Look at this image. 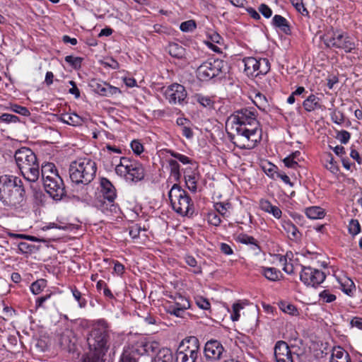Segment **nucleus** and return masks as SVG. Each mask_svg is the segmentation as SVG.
<instances>
[{
	"label": "nucleus",
	"mask_w": 362,
	"mask_h": 362,
	"mask_svg": "<svg viewBox=\"0 0 362 362\" xmlns=\"http://www.w3.org/2000/svg\"><path fill=\"white\" fill-rule=\"evenodd\" d=\"M230 141L242 149L253 148L262 139V129L252 107L235 111L226 122Z\"/></svg>",
	"instance_id": "nucleus-1"
},
{
	"label": "nucleus",
	"mask_w": 362,
	"mask_h": 362,
	"mask_svg": "<svg viewBox=\"0 0 362 362\" xmlns=\"http://www.w3.org/2000/svg\"><path fill=\"white\" fill-rule=\"evenodd\" d=\"M0 200L4 206L16 207L25 200V191L22 180L16 176H0Z\"/></svg>",
	"instance_id": "nucleus-2"
},
{
	"label": "nucleus",
	"mask_w": 362,
	"mask_h": 362,
	"mask_svg": "<svg viewBox=\"0 0 362 362\" xmlns=\"http://www.w3.org/2000/svg\"><path fill=\"white\" fill-rule=\"evenodd\" d=\"M14 158L23 178L30 182H35L40 177V165L35 153L30 148L23 147L16 151Z\"/></svg>",
	"instance_id": "nucleus-3"
},
{
	"label": "nucleus",
	"mask_w": 362,
	"mask_h": 362,
	"mask_svg": "<svg viewBox=\"0 0 362 362\" xmlns=\"http://www.w3.org/2000/svg\"><path fill=\"white\" fill-rule=\"evenodd\" d=\"M110 334L107 322L105 320H97L87 337L89 350L98 355H105L110 344Z\"/></svg>",
	"instance_id": "nucleus-4"
},
{
	"label": "nucleus",
	"mask_w": 362,
	"mask_h": 362,
	"mask_svg": "<svg viewBox=\"0 0 362 362\" xmlns=\"http://www.w3.org/2000/svg\"><path fill=\"white\" fill-rule=\"evenodd\" d=\"M69 170L72 182L87 185L95 177L97 165L89 158H80L71 163Z\"/></svg>",
	"instance_id": "nucleus-5"
},
{
	"label": "nucleus",
	"mask_w": 362,
	"mask_h": 362,
	"mask_svg": "<svg viewBox=\"0 0 362 362\" xmlns=\"http://www.w3.org/2000/svg\"><path fill=\"white\" fill-rule=\"evenodd\" d=\"M168 197L173 210L181 216H192L194 208L193 202L188 193L178 184L171 187Z\"/></svg>",
	"instance_id": "nucleus-6"
},
{
	"label": "nucleus",
	"mask_w": 362,
	"mask_h": 362,
	"mask_svg": "<svg viewBox=\"0 0 362 362\" xmlns=\"http://www.w3.org/2000/svg\"><path fill=\"white\" fill-rule=\"evenodd\" d=\"M119 160V163L115 166L117 175L135 182L144 178L145 169L140 162L128 157H120Z\"/></svg>",
	"instance_id": "nucleus-7"
},
{
	"label": "nucleus",
	"mask_w": 362,
	"mask_h": 362,
	"mask_svg": "<svg viewBox=\"0 0 362 362\" xmlns=\"http://www.w3.org/2000/svg\"><path fill=\"white\" fill-rule=\"evenodd\" d=\"M199 354V341L194 336L184 339L175 354L176 362H196Z\"/></svg>",
	"instance_id": "nucleus-8"
},
{
	"label": "nucleus",
	"mask_w": 362,
	"mask_h": 362,
	"mask_svg": "<svg viewBox=\"0 0 362 362\" xmlns=\"http://www.w3.org/2000/svg\"><path fill=\"white\" fill-rule=\"evenodd\" d=\"M323 41L327 47L343 49L346 53H350L356 48L354 39L344 32H332L331 35L327 33Z\"/></svg>",
	"instance_id": "nucleus-9"
},
{
	"label": "nucleus",
	"mask_w": 362,
	"mask_h": 362,
	"mask_svg": "<svg viewBox=\"0 0 362 362\" xmlns=\"http://www.w3.org/2000/svg\"><path fill=\"white\" fill-rule=\"evenodd\" d=\"M226 65L224 61L218 59L206 61L197 68V78L202 81H209L222 74Z\"/></svg>",
	"instance_id": "nucleus-10"
},
{
	"label": "nucleus",
	"mask_w": 362,
	"mask_h": 362,
	"mask_svg": "<svg viewBox=\"0 0 362 362\" xmlns=\"http://www.w3.org/2000/svg\"><path fill=\"white\" fill-rule=\"evenodd\" d=\"M245 64V73L250 77H257L259 75H265L270 70V63L267 58L259 59L255 57H246L243 59Z\"/></svg>",
	"instance_id": "nucleus-11"
},
{
	"label": "nucleus",
	"mask_w": 362,
	"mask_h": 362,
	"mask_svg": "<svg viewBox=\"0 0 362 362\" xmlns=\"http://www.w3.org/2000/svg\"><path fill=\"white\" fill-rule=\"evenodd\" d=\"M325 278V274L319 269L311 267H302L300 279L308 286L316 287L322 284Z\"/></svg>",
	"instance_id": "nucleus-12"
},
{
	"label": "nucleus",
	"mask_w": 362,
	"mask_h": 362,
	"mask_svg": "<svg viewBox=\"0 0 362 362\" xmlns=\"http://www.w3.org/2000/svg\"><path fill=\"white\" fill-rule=\"evenodd\" d=\"M187 93L185 88L179 83H173L165 91V99L172 105H183Z\"/></svg>",
	"instance_id": "nucleus-13"
},
{
	"label": "nucleus",
	"mask_w": 362,
	"mask_h": 362,
	"mask_svg": "<svg viewBox=\"0 0 362 362\" xmlns=\"http://www.w3.org/2000/svg\"><path fill=\"white\" fill-rule=\"evenodd\" d=\"M204 354L206 361L215 362L222 359L226 352L220 341L210 340L204 346Z\"/></svg>",
	"instance_id": "nucleus-14"
},
{
	"label": "nucleus",
	"mask_w": 362,
	"mask_h": 362,
	"mask_svg": "<svg viewBox=\"0 0 362 362\" xmlns=\"http://www.w3.org/2000/svg\"><path fill=\"white\" fill-rule=\"evenodd\" d=\"M43 184L46 192L54 200H61L66 196L65 186L60 176L52 180H47Z\"/></svg>",
	"instance_id": "nucleus-15"
},
{
	"label": "nucleus",
	"mask_w": 362,
	"mask_h": 362,
	"mask_svg": "<svg viewBox=\"0 0 362 362\" xmlns=\"http://www.w3.org/2000/svg\"><path fill=\"white\" fill-rule=\"evenodd\" d=\"M173 298V301L165 304V310L176 317H182L185 310L189 308V302L180 294H176Z\"/></svg>",
	"instance_id": "nucleus-16"
},
{
	"label": "nucleus",
	"mask_w": 362,
	"mask_h": 362,
	"mask_svg": "<svg viewBox=\"0 0 362 362\" xmlns=\"http://www.w3.org/2000/svg\"><path fill=\"white\" fill-rule=\"evenodd\" d=\"M159 349V344L156 341H147L146 339L139 340L131 347L133 352L137 355L151 354L155 353Z\"/></svg>",
	"instance_id": "nucleus-17"
},
{
	"label": "nucleus",
	"mask_w": 362,
	"mask_h": 362,
	"mask_svg": "<svg viewBox=\"0 0 362 362\" xmlns=\"http://www.w3.org/2000/svg\"><path fill=\"white\" fill-rule=\"evenodd\" d=\"M89 86L95 93L103 96H110L119 92L118 88L95 78L90 80Z\"/></svg>",
	"instance_id": "nucleus-18"
},
{
	"label": "nucleus",
	"mask_w": 362,
	"mask_h": 362,
	"mask_svg": "<svg viewBox=\"0 0 362 362\" xmlns=\"http://www.w3.org/2000/svg\"><path fill=\"white\" fill-rule=\"evenodd\" d=\"M274 357L276 362H293L292 352L288 344L278 341L274 346Z\"/></svg>",
	"instance_id": "nucleus-19"
},
{
	"label": "nucleus",
	"mask_w": 362,
	"mask_h": 362,
	"mask_svg": "<svg viewBox=\"0 0 362 362\" xmlns=\"http://www.w3.org/2000/svg\"><path fill=\"white\" fill-rule=\"evenodd\" d=\"M198 166L194 163V167H187L184 170V177L188 189L195 192L197 189V182L199 178Z\"/></svg>",
	"instance_id": "nucleus-20"
},
{
	"label": "nucleus",
	"mask_w": 362,
	"mask_h": 362,
	"mask_svg": "<svg viewBox=\"0 0 362 362\" xmlns=\"http://www.w3.org/2000/svg\"><path fill=\"white\" fill-rule=\"evenodd\" d=\"M101 193L103 199H106L111 206L116 198V190L113 185L107 178L103 177L100 180Z\"/></svg>",
	"instance_id": "nucleus-21"
},
{
	"label": "nucleus",
	"mask_w": 362,
	"mask_h": 362,
	"mask_svg": "<svg viewBox=\"0 0 362 362\" xmlns=\"http://www.w3.org/2000/svg\"><path fill=\"white\" fill-rule=\"evenodd\" d=\"M235 240L240 243L250 245L251 249L256 253L261 251L258 241L254 237L247 234L243 233L238 234L235 238Z\"/></svg>",
	"instance_id": "nucleus-22"
},
{
	"label": "nucleus",
	"mask_w": 362,
	"mask_h": 362,
	"mask_svg": "<svg viewBox=\"0 0 362 362\" xmlns=\"http://www.w3.org/2000/svg\"><path fill=\"white\" fill-rule=\"evenodd\" d=\"M41 175L43 183L47 182V180H52L55 177H59L56 166L52 163H47L42 165Z\"/></svg>",
	"instance_id": "nucleus-23"
},
{
	"label": "nucleus",
	"mask_w": 362,
	"mask_h": 362,
	"mask_svg": "<svg viewBox=\"0 0 362 362\" xmlns=\"http://www.w3.org/2000/svg\"><path fill=\"white\" fill-rule=\"evenodd\" d=\"M329 362H351V357L341 347H334Z\"/></svg>",
	"instance_id": "nucleus-24"
},
{
	"label": "nucleus",
	"mask_w": 362,
	"mask_h": 362,
	"mask_svg": "<svg viewBox=\"0 0 362 362\" xmlns=\"http://www.w3.org/2000/svg\"><path fill=\"white\" fill-rule=\"evenodd\" d=\"M282 228L286 233L287 236L292 240H299L301 237L297 227L291 221H284L282 223Z\"/></svg>",
	"instance_id": "nucleus-25"
},
{
	"label": "nucleus",
	"mask_w": 362,
	"mask_h": 362,
	"mask_svg": "<svg viewBox=\"0 0 362 362\" xmlns=\"http://www.w3.org/2000/svg\"><path fill=\"white\" fill-rule=\"evenodd\" d=\"M320 99L316 95L311 94L303 103V106L307 112H312L315 110L322 109V106L320 103Z\"/></svg>",
	"instance_id": "nucleus-26"
},
{
	"label": "nucleus",
	"mask_w": 362,
	"mask_h": 362,
	"mask_svg": "<svg viewBox=\"0 0 362 362\" xmlns=\"http://www.w3.org/2000/svg\"><path fill=\"white\" fill-rule=\"evenodd\" d=\"M173 355L170 349L162 348L159 349L152 362H173Z\"/></svg>",
	"instance_id": "nucleus-27"
},
{
	"label": "nucleus",
	"mask_w": 362,
	"mask_h": 362,
	"mask_svg": "<svg viewBox=\"0 0 362 362\" xmlns=\"http://www.w3.org/2000/svg\"><path fill=\"white\" fill-rule=\"evenodd\" d=\"M272 23L276 27L279 28L285 34L288 35L291 33L290 25L288 21L280 15H275L272 19Z\"/></svg>",
	"instance_id": "nucleus-28"
},
{
	"label": "nucleus",
	"mask_w": 362,
	"mask_h": 362,
	"mask_svg": "<svg viewBox=\"0 0 362 362\" xmlns=\"http://www.w3.org/2000/svg\"><path fill=\"white\" fill-rule=\"evenodd\" d=\"M168 49L169 54L174 58L181 59L185 57V49L177 43L169 44Z\"/></svg>",
	"instance_id": "nucleus-29"
},
{
	"label": "nucleus",
	"mask_w": 362,
	"mask_h": 362,
	"mask_svg": "<svg viewBox=\"0 0 362 362\" xmlns=\"http://www.w3.org/2000/svg\"><path fill=\"white\" fill-rule=\"evenodd\" d=\"M71 335L72 334L70 332H66L62 333L60 337L61 346L69 351L74 349L75 341L71 338Z\"/></svg>",
	"instance_id": "nucleus-30"
},
{
	"label": "nucleus",
	"mask_w": 362,
	"mask_h": 362,
	"mask_svg": "<svg viewBox=\"0 0 362 362\" xmlns=\"http://www.w3.org/2000/svg\"><path fill=\"white\" fill-rule=\"evenodd\" d=\"M60 119L62 122L72 126H79L83 122L82 118L75 113L64 114Z\"/></svg>",
	"instance_id": "nucleus-31"
},
{
	"label": "nucleus",
	"mask_w": 362,
	"mask_h": 362,
	"mask_svg": "<svg viewBox=\"0 0 362 362\" xmlns=\"http://www.w3.org/2000/svg\"><path fill=\"white\" fill-rule=\"evenodd\" d=\"M305 214L310 219H320L325 215L324 209L320 206L308 207L305 210Z\"/></svg>",
	"instance_id": "nucleus-32"
},
{
	"label": "nucleus",
	"mask_w": 362,
	"mask_h": 362,
	"mask_svg": "<svg viewBox=\"0 0 362 362\" xmlns=\"http://www.w3.org/2000/svg\"><path fill=\"white\" fill-rule=\"evenodd\" d=\"M262 274L270 281H278L279 280L281 273L279 270L274 267H263Z\"/></svg>",
	"instance_id": "nucleus-33"
},
{
	"label": "nucleus",
	"mask_w": 362,
	"mask_h": 362,
	"mask_svg": "<svg viewBox=\"0 0 362 362\" xmlns=\"http://www.w3.org/2000/svg\"><path fill=\"white\" fill-rule=\"evenodd\" d=\"M341 290L349 296H352L356 290L354 283L349 278L345 277L339 281Z\"/></svg>",
	"instance_id": "nucleus-34"
},
{
	"label": "nucleus",
	"mask_w": 362,
	"mask_h": 362,
	"mask_svg": "<svg viewBox=\"0 0 362 362\" xmlns=\"http://www.w3.org/2000/svg\"><path fill=\"white\" fill-rule=\"evenodd\" d=\"M192 99L194 102L200 104L204 107H212L214 106V101L211 98L204 95L201 93H196L192 96Z\"/></svg>",
	"instance_id": "nucleus-35"
},
{
	"label": "nucleus",
	"mask_w": 362,
	"mask_h": 362,
	"mask_svg": "<svg viewBox=\"0 0 362 362\" xmlns=\"http://www.w3.org/2000/svg\"><path fill=\"white\" fill-rule=\"evenodd\" d=\"M253 102L259 110L264 112L267 111L269 107L266 96L261 93H258L255 95Z\"/></svg>",
	"instance_id": "nucleus-36"
},
{
	"label": "nucleus",
	"mask_w": 362,
	"mask_h": 362,
	"mask_svg": "<svg viewBox=\"0 0 362 362\" xmlns=\"http://www.w3.org/2000/svg\"><path fill=\"white\" fill-rule=\"evenodd\" d=\"M170 168V176L175 181L178 182L181 177L180 166L175 160H169L168 161Z\"/></svg>",
	"instance_id": "nucleus-37"
},
{
	"label": "nucleus",
	"mask_w": 362,
	"mask_h": 362,
	"mask_svg": "<svg viewBox=\"0 0 362 362\" xmlns=\"http://www.w3.org/2000/svg\"><path fill=\"white\" fill-rule=\"evenodd\" d=\"M47 286V281L43 279H38L33 282L30 286L31 292L37 295L40 293Z\"/></svg>",
	"instance_id": "nucleus-38"
},
{
	"label": "nucleus",
	"mask_w": 362,
	"mask_h": 362,
	"mask_svg": "<svg viewBox=\"0 0 362 362\" xmlns=\"http://www.w3.org/2000/svg\"><path fill=\"white\" fill-rule=\"evenodd\" d=\"M71 291L74 298L78 302L79 307L81 308H85L86 306L87 301L84 298L82 297L81 293L77 289L76 286L71 287Z\"/></svg>",
	"instance_id": "nucleus-39"
},
{
	"label": "nucleus",
	"mask_w": 362,
	"mask_h": 362,
	"mask_svg": "<svg viewBox=\"0 0 362 362\" xmlns=\"http://www.w3.org/2000/svg\"><path fill=\"white\" fill-rule=\"evenodd\" d=\"M65 62L69 64L74 69H78L81 66L83 58L68 55L65 57Z\"/></svg>",
	"instance_id": "nucleus-40"
},
{
	"label": "nucleus",
	"mask_w": 362,
	"mask_h": 362,
	"mask_svg": "<svg viewBox=\"0 0 362 362\" xmlns=\"http://www.w3.org/2000/svg\"><path fill=\"white\" fill-rule=\"evenodd\" d=\"M230 206L229 203L217 202L214 204V208L220 215L223 217H228L229 215L228 209Z\"/></svg>",
	"instance_id": "nucleus-41"
},
{
	"label": "nucleus",
	"mask_w": 362,
	"mask_h": 362,
	"mask_svg": "<svg viewBox=\"0 0 362 362\" xmlns=\"http://www.w3.org/2000/svg\"><path fill=\"white\" fill-rule=\"evenodd\" d=\"M119 362H136L135 354L133 352L131 348L124 350Z\"/></svg>",
	"instance_id": "nucleus-42"
},
{
	"label": "nucleus",
	"mask_w": 362,
	"mask_h": 362,
	"mask_svg": "<svg viewBox=\"0 0 362 362\" xmlns=\"http://www.w3.org/2000/svg\"><path fill=\"white\" fill-rule=\"evenodd\" d=\"M349 233L352 235L353 236H355L360 233L361 232V225L358 220L356 219H351L349 221Z\"/></svg>",
	"instance_id": "nucleus-43"
},
{
	"label": "nucleus",
	"mask_w": 362,
	"mask_h": 362,
	"mask_svg": "<svg viewBox=\"0 0 362 362\" xmlns=\"http://www.w3.org/2000/svg\"><path fill=\"white\" fill-rule=\"evenodd\" d=\"M105 355H98L96 351L89 350V352L83 358V362H101Z\"/></svg>",
	"instance_id": "nucleus-44"
},
{
	"label": "nucleus",
	"mask_w": 362,
	"mask_h": 362,
	"mask_svg": "<svg viewBox=\"0 0 362 362\" xmlns=\"http://www.w3.org/2000/svg\"><path fill=\"white\" fill-rule=\"evenodd\" d=\"M10 236L14 238L26 239L37 243H47V240L45 238H39L35 236L28 235L24 234L11 233Z\"/></svg>",
	"instance_id": "nucleus-45"
},
{
	"label": "nucleus",
	"mask_w": 362,
	"mask_h": 362,
	"mask_svg": "<svg viewBox=\"0 0 362 362\" xmlns=\"http://www.w3.org/2000/svg\"><path fill=\"white\" fill-rule=\"evenodd\" d=\"M168 152L172 157L177 159L183 164H193L192 160L185 155L177 153L173 150H169Z\"/></svg>",
	"instance_id": "nucleus-46"
},
{
	"label": "nucleus",
	"mask_w": 362,
	"mask_h": 362,
	"mask_svg": "<svg viewBox=\"0 0 362 362\" xmlns=\"http://www.w3.org/2000/svg\"><path fill=\"white\" fill-rule=\"evenodd\" d=\"M270 177L274 179H281L284 183L289 185L290 186H293V184L291 182L289 177L284 173L280 171H274V173L270 175Z\"/></svg>",
	"instance_id": "nucleus-47"
},
{
	"label": "nucleus",
	"mask_w": 362,
	"mask_h": 362,
	"mask_svg": "<svg viewBox=\"0 0 362 362\" xmlns=\"http://www.w3.org/2000/svg\"><path fill=\"white\" fill-rule=\"evenodd\" d=\"M186 263L192 267H194L193 272L197 274H200L202 272L201 267L197 266V262L196 259L192 256H187L185 257Z\"/></svg>",
	"instance_id": "nucleus-48"
},
{
	"label": "nucleus",
	"mask_w": 362,
	"mask_h": 362,
	"mask_svg": "<svg viewBox=\"0 0 362 362\" xmlns=\"http://www.w3.org/2000/svg\"><path fill=\"white\" fill-rule=\"evenodd\" d=\"M18 248L21 253L31 254L33 252L35 246L25 242H21L18 245Z\"/></svg>",
	"instance_id": "nucleus-49"
},
{
	"label": "nucleus",
	"mask_w": 362,
	"mask_h": 362,
	"mask_svg": "<svg viewBox=\"0 0 362 362\" xmlns=\"http://www.w3.org/2000/svg\"><path fill=\"white\" fill-rule=\"evenodd\" d=\"M320 300L325 303H332L336 300V296L331 293L328 290H323L319 294Z\"/></svg>",
	"instance_id": "nucleus-50"
},
{
	"label": "nucleus",
	"mask_w": 362,
	"mask_h": 362,
	"mask_svg": "<svg viewBox=\"0 0 362 362\" xmlns=\"http://www.w3.org/2000/svg\"><path fill=\"white\" fill-rule=\"evenodd\" d=\"M196 28L197 24L193 20L182 22L180 26V28L182 32H191L195 30Z\"/></svg>",
	"instance_id": "nucleus-51"
},
{
	"label": "nucleus",
	"mask_w": 362,
	"mask_h": 362,
	"mask_svg": "<svg viewBox=\"0 0 362 362\" xmlns=\"http://www.w3.org/2000/svg\"><path fill=\"white\" fill-rule=\"evenodd\" d=\"M10 109L11 111L23 116H28L30 114L27 107L18 105L17 104H11Z\"/></svg>",
	"instance_id": "nucleus-52"
},
{
	"label": "nucleus",
	"mask_w": 362,
	"mask_h": 362,
	"mask_svg": "<svg viewBox=\"0 0 362 362\" xmlns=\"http://www.w3.org/2000/svg\"><path fill=\"white\" fill-rule=\"evenodd\" d=\"M288 253L286 254V256H281L279 258V261H280V262L284 264L283 270L286 273L291 274L293 273V266L291 263L287 262L286 257H288Z\"/></svg>",
	"instance_id": "nucleus-53"
},
{
	"label": "nucleus",
	"mask_w": 362,
	"mask_h": 362,
	"mask_svg": "<svg viewBox=\"0 0 362 362\" xmlns=\"http://www.w3.org/2000/svg\"><path fill=\"white\" fill-rule=\"evenodd\" d=\"M207 220L209 224L215 226H219L221 222L220 216L215 211L208 214Z\"/></svg>",
	"instance_id": "nucleus-54"
},
{
	"label": "nucleus",
	"mask_w": 362,
	"mask_h": 362,
	"mask_svg": "<svg viewBox=\"0 0 362 362\" xmlns=\"http://www.w3.org/2000/svg\"><path fill=\"white\" fill-rule=\"evenodd\" d=\"M327 162L328 163L325 165L326 168L332 173H337L339 171V168L337 162L334 161V158L331 154L329 155Z\"/></svg>",
	"instance_id": "nucleus-55"
},
{
	"label": "nucleus",
	"mask_w": 362,
	"mask_h": 362,
	"mask_svg": "<svg viewBox=\"0 0 362 362\" xmlns=\"http://www.w3.org/2000/svg\"><path fill=\"white\" fill-rule=\"evenodd\" d=\"M18 120V117L14 115L4 113L0 116V121L5 123H16Z\"/></svg>",
	"instance_id": "nucleus-56"
},
{
	"label": "nucleus",
	"mask_w": 362,
	"mask_h": 362,
	"mask_svg": "<svg viewBox=\"0 0 362 362\" xmlns=\"http://www.w3.org/2000/svg\"><path fill=\"white\" fill-rule=\"evenodd\" d=\"M196 303L199 308L203 310H209L210 308V303L209 300L202 296L196 298Z\"/></svg>",
	"instance_id": "nucleus-57"
},
{
	"label": "nucleus",
	"mask_w": 362,
	"mask_h": 362,
	"mask_svg": "<svg viewBox=\"0 0 362 362\" xmlns=\"http://www.w3.org/2000/svg\"><path fill=\"white\" fill-rule=\"evenodd\" d=\"M351 134L346 130H341L337 133V138L340 141L341 144H346L349 141Z\"/></svg>",
	"instance_id": "nucleus-58"
},
{
	"label": "nucleus",
	"mask_w": 362,
	"mask_h": 362,
	"mask_svg": "<svg viewBox=\"0 0 362 362\" xmlns=\"http://www.w3.org/2000/svg\"><path fill=\"white\" fill-rule=\"evenodd\" d=\"M131 148L136 155H140L144 151L143 145L137 140H134L131 142Z\"/></svg>",
	"instance_id": "nucleus-59"
},
{
	"label": "nucleus",
	"mask_w": 362,
	"mask_h": 362,
	"mask_svg": "<svg viewBox=\"0 0 362 362\" xmlns=\"http://www.w3.org/2000/svg\"><path fill=\"white\" fill-rule=\"evenodd\" d=\"M331 119L333 122L341 124L344 121V117L342 112H333L331 115Z\"/></svg>",
	"instance_id": "nucleus-60"
},
{
	"label": "nucleus",
	"mask_w": 362,
	"mask_h": 362,
	"mask_svg": "<svg viewBox=\"0 0 362 362\" xmlns=\"http://www.w3.org/2000/svg\"><path fill=\"white\" fill-rule=\"evenodd\" d=\"M141 228L138 224H134L129 227V234L133 238H137L139 236Z\"/></svg>",
	"instance_id": "nucleus-61"
},
{
	"label": "nucleus",
	"mask_w": 362,
	"mask_h": 362,
	"mask_svg": "<svg viewBox=\"0 0 362 362\" xmlns=\"http://www.w3.org/2000/svg\"><path fill=\"white\" fill-rule=\"evenodd\" d=\"M259 11L267 18H270L272 15V9L264 4H262L259 6Z\"/></svg>",
	"instance_id": "nucleus-62"
},
{
	"label": "nucleus",
	"mask_w": 362,
	"mask_h": 362,
	"mask_svg": "<svg viewBox=\"0 0 362 362\" xmlns=\"http://www.w3.org/2000/svg\"><path fill=\"white\" fill-rule=\"evenodd\" d=\"M285 165L291 168H296L298 166V162L290 156H287L284 159Z\"/></svg>",
	"instance_id": "nucleus-63"
},
{
	"label": "nucleus",
	"mask_w": 362,
	"mask_h": 362,
	"mask_svg": "<svg viewBox=\"0 0 362 362\" xmlns=\"http://www.w3.org/2000/svg\"><path fill=\"white\" fill-rule=\"evenodd\" d=\"M272 214L276 218H280L282 215L281 210L276 206L272 205L271 208H269V211L267 212Z\"/></svg>",
	"instance_id": "nucleus-64"
}]
</instances>
